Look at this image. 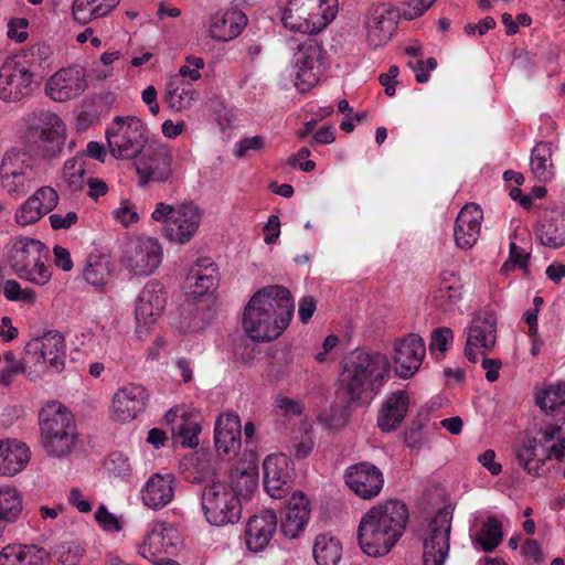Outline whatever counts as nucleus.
<instances>
[{
  "label": "nucleus",
  "mask_w": 565,
  "mask_h": 565,
  "mask_svg": "<svg viewBox=\"0 0 565 565\" xmlns=\"http://www.w3.org/2000/svg\"><path fill=\"white\" fill-rule=\"evenodd\" d=\"M294 311L295 303L286 287L266 286L247 302L243 329L254 341L275 340L290 323Z\"/></svg>",
  "instance_id": "1"
},
{
  "label": "nucleus",
  "mask_w": 565,
  "mask_h": 565,
  "mask_svg": "<svg viewBox=\"0 0 565 565\" xmlns=\"http://www.w3.org/2000/svg\"><path fill=\"white\" fill-rule=\"evenodd\" d=\"M391 363L385 354L354 350L341 363L339 390L353 406L367 405L390 379Z\"/></svg>",
  "instance_id": "2"
},
{
  "label": "nucleus",
  "mask_w": 565,
  "mask_h": 565,
  "mask_svg": "<svg viewBox=\"0 0 565 565\" xmlns=\"http://www.w3.org/2000/svg\"><path fill=\"white\" fill-rule=\"evenodd\" d=\"M407 521V507L399 500L372 507L359 524L358 540L362 551L373 557L387 554L402 537Z\"/></svg>",
  "instance_id": "3"
},
{
  "label": "nucleus",
  "mask_w": 565,
  "mask_h": 565,
  "mask_svg": "<svg viewBox=\"0 0 565 565\" xmlns=\"http://www.w3.org/2000/svg\"><path fill=\"white\" fill-rule=\"evenodd\" d=\"M42 445L49 456L68 455L77 439V427L72 412L60 402L49 403L39 413Z\"/></svg>",
  "instance_id": "4"
},
{
  "label": "nucleus",
  "mask_w": 565,
  "mask_h": 565,
  "mask_svg": "<svg viewBox=\"0 0 565 565\" xmlns=\"http://www.w3.org/2000/svg\"><path fill=\"white\" fill-rule=\"evenodd\" d=\"M25 138L44 160L58 158L66 141V125L53 111L35 109L23 118Z\"/></svg>",
  "instance_id": "5"
},
{
  "label": "nucleus",
  "mask_w": 565,
  "mask_h": 565,
  "mask_svg": "<svg viewBox=\"0 0 565 565\" xmlns=\"http://www.w3.org/2000/svg\"><path fill=\"white\" fill-rule=\"evenodd\" d=\"M435 2L436 0H411L403 13L390 3L372 4L365 19L369 44L373 47L385 45L391 41L402 15L407 20H414L424 14Z\"/></svg>",
  "instance_id": "6"
},
{
  "label": "nucleus",
  "mask_w": 565,
  "mask_h": 565,
  "mask_svg": "<svg viewBox=\"0 0 565 565\" xmlns=\"http://www.w3.org/2000/svg\"><path fill=\"white\" fill-rule=\"evenodd\" d=\"M338 0H289L281 13L286 29L303 34H317L335 17Z\"/></svg>",
  "instance_id": "7"
},
{
  "label": "nucleus",
  "mask_w": 565,
  "mask_h": 565,
  "mask_svg": "<svg viewBox=\"0 0 565 565\" xmlns=\"http://www.w3.org/2000/svg\"><path fill=\"white\" fill-rule=\"evenodd\" d=\"M49 249L42 242L24 237L12 245L8 263L19 278L44 286L52 277L50 267L44 264Z\"/></svg>",
  "instance_id": "8"
},
{
  "label": "nucleus",
  "mask_w": 565,
  "mask_h": 565,
  "mask_svg": "<svg viewBox=\"0 0 565 565\" xmlns=\"http://www.w3.org/2000/svg\"><path fill=\"white\" fill-rule=\"evenodd\" d=\"M151 217L164 223L163 235L167 239L185 244L198 232L202 212L193 202H184L177 206L160 202L156 205Z\"/></svg>",
  "instance_id": "9"
},
{
  "label": "nucleus",
  "mask_w": 565,
  "mask_h": 565,
  "mask_svg": "<svg viewBox=\"0 0 565 565\" xmlns=\"http://www.w3.org/2000/svg\"><path fill=\"white\" fill-rule=\"evenodd\" d=\"M201 504L206 521L215 526L235 524L242 516L241 499L226 482L206 484L201 494Z\"/></svg>",
  "instance_id": "10"
},
{
  "label": "nucleus",
  "mask_w": 565,
  "mask_h": 565,
  "mask_svg": "<svg viewBox=\"0 0 565 565\" xmlns=\"http://www.w3.org/2000/svg\"><path fill=\"white\" fill-rule=\"evenodd\" d=\"M110 153L116 159H132L148 142V129L137 117H115L106 131Z\"/></svg>",
  "instance_id": "11"
},
{
  "label": "nucleus",
  "mask_w": 565,
  "mask_h": 565,
  "mask_svg": "<svg viewBox=\"0 0 565 565\" xmlns=\"http://www.w3.org/2000/svg\"><path fill=\"white\" fill-rule=\"evenodd\" d=\"M36 86L35 75L28 61L8 57L0 67V99L18 103L32 95Z\"/></svg>",
  "instance_id": "12"
},
{
  "label": "nucleus",
  "mask_w": 565,
  "mask_h": 565,
  "mask_svg": "<svg viewBox=\"0 0 565 565\" xmlns=\"http://www.w3.org/2000/svg\"><path fill=\"white\" fill-rule=\"evenodd\" d=\"M34 181L35 171L29 163L25 153L12 149L3 154L0 166V183L11 198L24 196Z\"/></svg>",
  "instance_id": "13"
},
{
  "label": "nucleus",
  "mask_w": 565,
  "mask_h": 565,
  "mask_svg": "<svg viewBox=\"0 0 565 565\" xmlns=\"http://www.w3.org/2000/svg\"><path fill=\"white\" fill-rule=\"evenodd\" d=\"M162 256V246L157 239L137 237L125 244L120 263L132 275L149 276L159 268Z\"/></svg>",
  "instance_id": "14"
},
{
  "label": "nucleus",
  "mask_w": 565,
  "mask_h": 565,
  "mask_svg": "<svg viewBox=\"0 0 565 565\" xmlns=\"http://www.w3.org/2000/svg\"><path fill=\"white\" fill-rule=\"evenodd\" d=\"M452 515L447 509H440L429 521L423 537L424 565H444L450 551Z\"/></svg>",
  "instance_id": "15"
},
{
  "label": "nucleus",
  "mask_w": 565,
  "mask_h": 565,
  "mask_svg": "<svg viewBox=\"0 0 565 565\" xmlns=\"http://www.w3.org/2000/svg\"><path fill=\"white\" fill-rule=\"evenodd\" d=\"M138 185L143 188L149 183L167 182L172 177V154L167 145L150 143L135 157Z\"/></svg>",
  "instance_id": "16"
},
{
  "label": "nucleus",
  "mask_w": 565,
  "mask_h": 565,
  "mask_svg": "<svg viewBox=\"0 0 565 565\" xmlns=\"http://www.w3.org/2000/svg\"><path fill=\"white\" fill-rule=\"evenodd\" d=\"M324 55L322 45L312 38H308L298 46L295 53L296 86L305 93L311 89L320 81L324 72Z\"/></svg>",
  "instance_id": "17"
},
{
  "label": "nucleus",
  "mask_w": 565,
  "mask_h": 565,
  "mask_svg": "<svg viewBox=\"0 0 565 565\" xmlns=\"http://www.w3.org/2000/svg\"><path fill=\"white\" fill-rule=\"evenodd\" d=\"M497 343V317L492 311H484L473 317L468 329L465 356L472 363L479 355L484 356Z\"/></svg>",
  "instance_id": "18"
},
{
  "label": "nucleus",
  "mask_w": 565,
  "mask_h": 565,
  "mask_svg": "<svg viewBox=\"0 0 565 565\" xmlns=\"http://www.w3.org/2000/svg\"><path fill=\"white\" fill-rule=\"evenodd\" d=\"M64 337L57 331H50L42 338L33 339L25 345V362L49 366L56 372L64 367Z\"/></svg>",
  "instance_id": "19"
},
{
  "label": "nucleus",
  "mask_w": 565,
  "mask_h": 565,
  "mask_svg": "<svg viewBox=\"0 0 565 565\" xmlns=\"http://www.w3.org/2000/svg\"><path fill=\"white\" fill-rule=\"evenodd\" d=\"M166 305L167 292L163 285L158 280L148 281L136 300L137 332H147L162 315Z\"/></svg>",
  "instance_id": "20"
},
{
  "label": "nucleus",
  "mask_w": 565,
  "mask_h": 565,
  "mask_svg": "<svg viewBox=\"0 0 565 565\" xmlns=\"http://www.w3.org/2000/svg\"><path fill=\"white\" fill-rule=\"evenodd\" d=\"M295 477L294 463L285 454H273L263 463V482L266 492L274 499H281L291 489Z\"/></svg>",
  "instance_id": "21"
},
{
  "label": "nucleus",
  "mask_w": 565,
  "mask_h": 565,
  "mask_svg": "<svg viewBox=\"0 0 565 565\" xmlns=\"http://www.w3.org/2000/svg\"><path fill=\"white\" fill-rule=\"evenodd\" d=\"M86 71L71 66L57 71L45 84L46 95L54 102H66L81 96L87 88Z\"/></svg>",
  "instance_id": "22"
},
{
  "label": "nucleus",
  "mask_w": 565,
  "mask_h": 565,
  "mask_svg": "<svg viewBox=\"0 0 565 565\" xmlns=\"http://www.w3.org/2000/svg\"><path fill=\"white\" fill-rule=\"evenodd\" d=\"M565 454V439L561 443H555L546 448L536 438H529L515 451V459L520 467H522L529 475L539 477L542 473V468L546 460L555 458L562 460Z\"/></svg>",
  "instance_id": "23"
},
{
  "label": "nucleus",
  "mask_w": 565,
  "mask_h": 565,
  "mask_svg": "<svg viewBox=\"0 0 565 565\" xmlns=\"http://www.w3.org/2000/svg\"><path fill=\"white\" fill-rule=\"evenodd\" d=\"M426 355L425 342L418 334L409 333L394 344L395 373L401 379H411L419 370Z\"/></svg>",
  "instance_id": "24"
},
{
  "label": "nucleus",
  "mask_w": 565,
  "mask_h": 565,
  "mask_svg": "<svg viewBox=\"0 0 565 565\" xmlns=\"http://www.w3.org/2000/svg\"><path fill=\"white\" fill-rule=\"evenodd\" d=\"M344 480L347 486L363 500L377 497L384 484L382 471L366 461L348 467Z\"/></svg>",
  "instance_id": "25"
},
{
  "label": "nucleus",
  "mask_w": 565,
  "mask_h": 565,
  "mask_svg": "<svg viewBox=\"0 0 565 565\" xmlns=\"http://www.w3.org/2000/svg\"><path fill=\"white\" fill-rule=\"evenodd\" d=\"M149 395L142 385L128 384L117 390L113 397V416L126 423L135 419L147 406Z\"/></svg>",
  "instance_id": "26"
},
{
  "label": "nucleus",
  "mask_w": 565,
  "mask_h": 565,
  "mask_svg": "<svg viewBox=\"0 0 565 565\" xmlns=\"http://www.w3.org/2000/svg\"><path fill=\"white\" fill-rule=\"evenodd\" d=\"M57 191L49 185L39 188L23 202L15 212V221L20 225H30L52 212L58 204Z\"/></svg>",
  "instance_id": "27"
},
{
  "label": "nucleus",
  "mask_w": 565,
  "mask_h": 565,
  "mask_svg": "<svg viewBox=\"0 0 565 565\" xmlns=\"http://www.w3.org/2000/svg\"><path fill=\"white\" fill-rule=\"evenodd\" d=\"M277 529V516L274 511L265 510L248 519L245 527V543L249 551L260 552L271 541Z\"/></svg>",
  "instance_id": "28"
},
{
  "label": "nucleus",
  "mask_w": 565,
  "mask_h": 565,
  "mask_svg": "<svg viewBox=\"0 0 565 565\" xmlns=\"http://www.w3.org/2000/svg\"><path fill=\"white\" fill-rule=\"evenodd\" d=\"M483 212L479 205L470 203L465 205L457 215L454 236L459 248L472 247L480 235Z\"/></svg>",
  "instance_id": "29"
},
{
  "label": "nucleus",
  "mask_w": 565,
  "mask_h": 565,
  "mask_svg": "<svg viewBox=\"0 0 565 565\" xmlns=\"http://www.w3.org/2000/svg\"><path fill=\"white\" fill-rule=\"evenodd\" d=\"M166 422L171 427L173 438L184 448H194L199 445L201 425L199 416L182 408L170 409Z\"/></svg>",
  "instance_id": "30"
},
{
  "label": "nucleus",
  "mask_w": 565,
  "mask_h": 565,
  "mask_svg": "<svg viewBox=\"0 0 565 565\" xmlns=\"http://www.w3.org/2000/svg\"><path fill=\"white\" fill-rule=\"evenodd\" d=\"M463 285L459 275L451 270L439 274L437 287L433 294V305L444 311H454L461 301Z\"/></svg>",
  "instance_id": "31"
},
{
  "label": "nucleus",
  "mask_w": 565,
  "mask_h": 565,
  "mask_svg": "<svg viewBox=\"0 0 565 565\" xmlns=\"http://www.w3.org/2000/svg\"><path fill=\"white\" fill-rule=\"evenodd\" d=\"M217 281V266L209 257L199 258L185 277L186 288L195 298L202 297L213 290Z\"/></svg>",
  "instance_id": "32"
},
{
  "label": "nucleus",
  "mask_w": 565,
  "mask_h": 565,
  "mask_svg": "<svg viewBox=\"0 0 565 565\" xmlns=\"http://www.w3.org/2000/svg\"><path fill=\"white\" fill-rule=\"evenodd\" d=\"M309 515V500L302 493H294L280 521L281 534L287 539H296L305 530Z\"/></svg>",
  "instance_id": "33"
},
{
  "label": "nucleus",
  "mask_w": 565,
  "mask_h": 565,
  "mask_svg": "<svg viewBox=\"0 0 565 565\" xmlns=\"http://www.w3.org/2000/svg\"><path fill=\"white\" fill-rule=\"evenodd\" d=\"M174 532L175 529L169 522H157L139 546V555L154 565L160 564L161 559L159 556L162 553H168V546H172L171 536Z\"/></svg>",
  "instance_id": "34"
},
{
  "label": "nucleus",
  "mask_w": 565,
  "mask_h": 565,
  "mask_svg": "<svg viewBox=\"0 0 565 565\" xmlns=\"http://www.w3.org/2000/svg\"><path fill=\"white\" fill-rule=\"evenodd\" d=\"M247 24V17L239 10L217 12L210 20L211 38L227 42L238 36Z\"/></svg>",
  "instance_id": "35"
},
{
  "label": "nucleus",
  "mask_w": 565,
  "mask_h": 565,
  "mask_svg": "<svg viewBox=\"0 0 565 565\" xmlns=\"http://www.w3.org/2000/svg\"><path fill=\"white\" fill-rule=\"evenodd\" d=\"M408 404L409 397L405 391H396L387 396L377 416L379 428L384 433L395 430L406 416Z\"/></svg>",
  "instance_id": "36"
},
{
  "label": "nucleus",
  "mask_w": 565,
  "mask_h": 565,
  "mask_svg": "<svg viewBox=\"0 0 565 565\" xmlns=\"http://www.w3.org/2000/svg\"><path fill=\"white\" fill-rule=\"evenodd\" d=\"M28 446L15 439L0 440V476H14L22 471L30 460Z\"/></svg>",
  "instance_id": "37"
},
{
  "label": "nucleus",
  "mask_w": 565,
  "mask_h": 565,
  "mask_svg": "<svg viewBox=\"0 0 565 565\" xmlns=\"http://www.w3.org/2000/svg\"><path fill=\"white\" fill-rule=\"evenodd\" d=\"M49 553L36 545L7 544L0 552V565H42Z\"/></svg>",
  "instance_id": "38"
},
{
  "label": "nucleus",
  "mask_w": 565,
  "mask_h": 565,
  "mask_svg": "<svg viewBox=\"0 0 565 565\" xmlns=\"http://www.w3.org/2000/svg\"><path fill=\"white\" fill-rule=\"evenodd\" d=\"M173 495L172 479L156 473L146 482L141 499L145 505L158 510L170 503Z\"/></svg>",
  "instance_id": "39"
},
{
  "label": "nucleus",
  "mask_w": 565,
  "mask_h": 565,
  "mask_svg": "<svg viewBox=\"0 0 565 565\" xmlns=\"http://www.w3.org/2000/svg\"><path fill=\"white\" fill-rule=\"evenodd\" d=\"M553 146L551 142H537L531 152L530 167L533 177L541 182H550L555 174L552 160Z\"/></svg>",
  "instance_id": "40"
},
{
  "label": "nucleus",
  "mask_w": 565,
  "mask_h": 565,
  "mask_svg": "<svg viewBox=\"0 0 565 565\" xmlns=\"http://www.w3.org/2000/svg\"><path fill=\"white\" fill-rule=\"evenodd\" d=\"M119 0H75L72 9L73 18L81 24L108 14Z\"/></svg>",
  "instance_id": "41"
},
{
  "label": "nucleus",
  "mask_w": 565,
  "mask_h": 565,
  "mask_svg": "<svg viewBox=\"0 0 565 565\" xmlns=\"http://www.w3.org/2000/svg\"><path fill=\"white\" fill-rule=\"evenodd\" d=\"M111 275V263L108 257L90 254L83 270L84 279L95 288L104 290Z\"/></svg>",
  "instance_id": "42"
},
{
  "label": "nucleus",
  "mask_w": 565,
  "mask_h": 565,
  "mask_svg": "<svg viewBox=\"0 0 565 565\" xmlns=\"http://www.w3.org/2000/svg\"><path fill=\"white\" fill-rule=\"evenodd\" d=\"M22 511V500L15 489H0V543L6 542L4 531L13 523Z\"/></svg>",
  "instance_id": "43"
},
{
  "label": "nucleus",
  "mask_w": 565,
  "mask_h": 565,
  "mask_svg": "<svg viewBox=\"0 0 565 565\" xmlns=\"http://www.w3.org/2000/svg\"><path fill=\"white\" fill-rule=\"evenodd\" d=\"M312 552L317 565H337L342 556V545L335 537L320 534L316 537Z\"/></svg>",
  "instance_id": "44"
},
{
  "label": "nucleus",
  "mask_w": 565,
  "mask_h": 565,
  "mask_svg": "<svg viewBox=\"0 0 565 565\" xmlns=\"http://www.w3.org/2000/svg\"><path fill=\"white\" fill-rule=\"evenodd\" d=\"M502 524L495 516H488L472 543L483 552H492L502 541Z\"/></svg>",
  "instance_id": "45"
},
{
  "label": "nucleus",
  "mask_w": 565,
  "mask_h": 565,
  "mask_svg": "<svg viewBox=\"0 0 565 565\" xmlns=\"http://www.w3.org/2000/svg\"><path fill=\"white\" fill-rule=\"evenodd\" d=\"M539 237L546 247L556 249L565 246V212H561L543 223Z\"/></svg>",
  "instance_id": "46"
},
{
  "label": "nucleus",
  "mask_w": 565,
  "mask_h": 565,
  "mask_svg": "<svg viewBox=\"0 0 565 565\" xmlns=\"http://www.w3.org/2000/svg\"><path fill=\"white\" fill-rule=\"evenodd\" d=\"M87 161L84 156H76L65 161L63 180L72 192L82 191L87 180Z\"/></svg>",
  "instance_id": "47"
},
{
  "label": "nucleus",
  "mask_w": 565,
  "mask_h": 565,
  "mask_svg": "<svg viewBox=\"0 0 565 565\" xmlns=\"http://www.w3.org/2000/svg\"><path fill=\"white\" fill-rule=\"evenodd\" d=\"M195 99V92L192 89H185L170 83L167 87L163 102L167 107L173 111H181L191 107Z\"/></svg>",
  "instance_id": "48"
},
{
  "label": "nucleus",
  "mask_w": 565,
  "mask_h": 565,
  "mask_svg": "<svg viewBox=\"0 0 565 565\" xmlns=\"http://www.w3.org/2000/svg\"><path fill=\"white\" fill-rule=\"evenodd\" d=\"M535 403L545 412L565 404V383L552 384L539 391L535 395Z\"/></svg>",
  "instance_id": "49"
},
{
  "label": "nucleus",
  "mask_w": 565,
  "mask_h": 565,
  "mask_svg": "<svg viewBox=\"0 0 565 565\" xmlns=\"http://www.w3.org/2000/svg\"><path fill=\"white\" fill-rule=\"evenodd\" d=\"M230 487L236 492L238 499L248 497L257 488V475L254 471L236 469L231 473Z\"/></svg>",
  "instance_id": "50"
},
{
  "label": "nucleus",
  "mask_w": 565,
  "mask_h": 565,
  "mask_svg": "<svg viewBox=\"0 0 565 565\" xmlns=\"http://www.w3.org/2000/svg\"><path fill=\"white\" fill-rule=\"evenodd\" d=\"M3 359L6 364L0 370V384L8 386L12 383L15 375L25 372L26 365L31 362H25V356L22 360H17L15 354L12 351H7L3 354Z\"/></svg>",
  "instance_id": "51"
},
{
  "label": "nucleus",
  "mask_w": 565,
  "mask_h": 565,
  "mask_svg": "<svg viewBox=\"0 0 565 565\" xmlns=\"http://www.w3.org/2000/svg\"><path fill=\"white\" fill-rule=\"evenodd\" d=\"M516 237V232H513L510 235V245H509V258L503 263L501 267V271L504 274L514 270L516 267L521 269H526L529 260L531 258V254L525 252L523 248L519 247L513 241Z\"/></svg>",
  "instance_id": "52"
},
{
  "label": "nucleus",
  "mask_w": 565,
  "mask_h": 565,
  "mask_svg": "<svg viewBox=\"0 0 565 565\" xmlns=\"http://www.w3.org/2000/svg\"><path fill=\"white\" fill-rule=\"evenodd\" d=\"M2 291L4 297L10 301H17L33 305L36 301V292L31 288H22L21 285L13 279L3 282Z\"/></svg>",
  "instance_id": "53"
},
{
  "label": "nucleus",
  "mask_w": 565,
  "mask_h": 565,
  "mask_svg": "<svg viewBox=\"0 0 565 565\" xmlns=\"http://www.w3.org/2000/svg\"><path fill=\"white\" fill-rule=\"evenodd\" d=\"M241 420L236 414H224L221 415L214 429V438L221 437L222 439H228L231 436L241 437Z\"/></svg>",
  "instance_id": "54"
},
{
  "label": "nucleus",
  "mask_w": 565,
  "mask_h": 565,
  "mask_svg": "<svg viewBox=\"0 0 565 565\" xmlns=\"http://www.w3.org/2000/svg\"><path fill=\"white\" fill-rule=\"evenodd\" d=\"M61 565H78L84 555V550L77 543H62L54 552Z\"/></svg>",
  "instance_id": "55"
},
{
  "label": "nucleus",
  "mask_w": 565,
  "mask_h": 565,
  "mask_svg": "<svg viewBox=\"0 0 565 565\" xmlns=\"http://www.w3.org/2000/svg\"><path fill=\"white\" fill-rule=\"evenodd\" d=\"M113 217L125 227L139 221L136 205L129 199L120 201L119 206L113 211Z\"/></svg>",
  "instance_id": "56"
},
{
  "label": "nucleus",
  "mask_w": 565,
  "mask_h": 565,
  "mask_svg": "<svg viewBox=\"0 0 565 565\" xmlns=\"http://www.w3.org/2000/svg\"><path fill=\"white\" fill-rule=\"evenodd\" d=\"M452 340L454 332L450 328H436L431 331L429 348L430 350L437 349L444 353L448 350V345L452 342Z\"/></svg>",
  "instance_id": "57"
},
{
  "label": "nucleus",
  "mask_w": 565,
  "mask_h": 565,
  "mask_svg": "<svg viewBox=\"0 0 565 565\" xmlns=\"http://www.w3.org/2000/svg\"><path fill=\"white\" fill-rule=\"evenodd\" d=\"M265 146L264 137L253 136L241 139L235 143L233 153L236 158H244L248 151H260Z\"/></svg>",
  "instance_id": "58"
},
{
  "label": "nucleus",
  "mask_w": 565,
  "mask_h": 565,
  "mask_svg": "<svg viewBox=\"0 0 565 565\" xmlns=\"http://www.w3.org/2000/svg\"><path fill=\"white\" fill-rule=\"evenodd\" d=\"M95 520L103 530L108 532H118L122 529L120 521L104 504L96 510Z\"/></svg>",
  "instance_id": "59"
},
{
  "label": "nucleus",
  "mask_w": 565,
  "mask_h": 565,
  "mask_svg": "<svg viewBox=\"0 0 565 565\" xmlns=\"http://www.w3.org/2000/svg\"><path fill=\"white\" fill-rule=\"evenodd\" d=\"M276 407L285 417H299L305 409V405L301 402L282 395L276 398Z\"/></svg>",
  "instance_id": "60"
},
{
  "label": "nucleus",
  "mask_w": 565,
  "mask_h": 565,
  "mask_svg": "<svg viewBox=\"0 0 565 565\" xmlns=\"http://www.w3.org/2000/svg\"><path fill=\"white\" fill-rule=\"evenodd\" d=\"M409 67L415 73L417 83H426L429 79V71H434L437 67V61L434 57H428L426 61L417 60L408 63Z\"/></svg>",
  "instance_id": "61"
},
{
  "label": "nucleus",
  "mask_w": 565,
  "mask_h": 565,
  "mask_svg": "<svg viewBox=\"0 0 565 565\" xmlns=\"http://www.w3.org/2000/svg\"><path fill=\"white\" fill-rule=\"evenodd\" d=\"M185 62L186 64L180 67L179 75L181 77H189L192 82L198 81L201 77L200 70L204 67L203 58L190 55Z\"/></svg>",
  "instance_id": "62"
},
{
  "label": "nucleus",
  "mask_w": 565,
  "mask_h": 565,
  "mask_svg": "<svg viewBox=\"0 0 565 565\" xmlns=\"http://www.w3.org/2000/svg\"><path fill=\"white\" fill-rule=\"evenodd\" d=\"M218 456H235L241 448V437L231 436L228 439L214 438Z\"/></svg>",
  "instance_id": "63"
},
{
  "label": "nucleus",
  "mask_w": 565,
  "mask_h": 565,
  "mask_svg": "<svg viewBox=\"0 0 565 565\" xmlns=\"http://www.w3.org/2000/svg\"><path fill=\"white\" fill-rule=\"evenodd\" d=\"M108 469L119 477H127L130 475V465L128 459L120 452H114L109 456Z\"/></svg>",
  "instance_id": "64"
}]
</instances>
